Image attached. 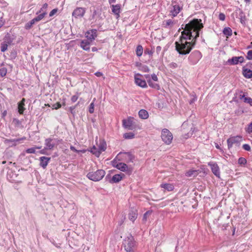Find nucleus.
Here are the masks:
<instances>
[{
	"label": "nucleus",
	"instance_id": "f257e3e1",
	"mask_svg": "<svg viewBox=\"0 0 252 252\" xmlns=\"http://www.w3.org/2000/svg\"><path fill=\"white\" fill-rule=\"evenodd\" d=\"M201 19H194L186 25L179 40L175 43V49L182 55L189 54L196 44L199 31L203 28Z\"/></svg>",
	"mask_w": 252,
	"mask_h": 252
},
{
	"label": "nucleus",
	"instance_id": "f03ea898",
	"mask_svg": "<svg viewBox=\"0 0 252 252\" xmlns=\"http://www.w3.org/2000/svg\"><path fill=\"white\" fill-rule=\"evenodd\" d=\"M123 245L126 252H134L136 250V243L131 235L124 240Z\"/></svg>",
	"mask_w": 252,
	"mask_h": 252
},
{
	"label": "nucleus",
	"instance_id": "7ed1b4c3",
	"mask_svg": "<svg viewBox=\"0 0 252 252\" xmlns=\"http://www.w3.org/2000/svg\"><path fill=\"white\" fill-rule=\"evenodd\" d=\"M105 172L102 169L97 170L95 172H90L87 175V177L90 180L97 182L101 180L105 176Z\"/></svg>",
	"mask_w": 252,
	"mask_h": 252
},
{
	"label": "nucleus",
	"instance_id": "20e7f679",
	"mask_svg": "<svg viewBox=\"0 0 252 252\" xmlns=\"http://www.w3.org/2000/svg\"><path fill=\"white\" fill-rule=\"evenodd\" d=\"M162 140L166 144H170L173 139L172 134L166 128L162 129L161 133Z\"/></svg>",
	"mask_w": 252,
	"mask_h": 252
},
{
	"label": "nucleus",
	"instance_id": "39448f33",
	"mask_svg": "<svg viewBox=\"0 0 252 252\" xmlns=\"http://www.w3.org/2000/svg\"><path fill=\"white\" fill-rule=\"evenodd\" d=\"M202 58V54L199 51L195 50L192 52L188 58V60L191 64H196Z\"/></svg>",
	"mask_w": 252,
	"mask_h": 252
},
{
	"label": "nucleus",
	"instance_id": "423d86ee",
	"mask_svg": "<svg viewBox=\"0 0 252 252\" xmlns=\"http://www.w3.org/2000/svg\"><path fill=\"white\" fill-rule=\"evenodd\" d=\"M62 140L58 139H52L51 138H46L45 140V145L46 149L47 150H53L55 145H57L59 143H61Z\"/></svg>",
	"mask_w": 252,
	"mask_h": 252
},
{
	"label": "nucleus",
	"instance_id": "0eeeda50",
	"mask_svg": "<svg viewBox=\"0 0 252 252\" xmlns=\"http://www.w3.org/2000/svg\"><path fill=\"white\" fill-rule=\"evenodd\" d=\"M121 156L122 159L126 162H133L134 159V156L130 152H120L118 156Z\"/></svg>",
	"mask_w": 252,
	"mask_h": 252
},
{
	"label": "nucleus",
	"instance_id": "6e6552de",
	"mask_svg": "<svg viewBox=\"0 0 252 252\" xmlns=\"http://www.w3.org/2000/svg\"><path fill=\"white\" fill-rule=\"evenodd\" d=\"M86 9L84 7H77L73 11L72 16L76 19L83 17L86 13Z\"/></svg>",
	"mask_w": 252,
	"mask_h": 252
},
{
	"label": "nucleus",
	"instance_id": "1a4fd4ad",
	"mask_svg": "<svg viewBox=\"0 0 252 252\" xmlns=\"http://www.w3.org/2000/svg\"><path fill=\"white\" fill-rule=\"evenodd\" d=\"M242 140V137L241 136L230 137L227 140L228 149L231 148L234 144H239Z\"/></svg>",
	"mask_w": 252,
	"mask_h": 252
},
{
	"label": "nucleus",
	"instance_id": "9d476101",
	"mask_svg": "<svg viewBox=\"0 0 252 252\" xmlns=\"http://www.w3.org/2000/svg\"><path fill=\"white\" fill-rule=\"evenodd\" d=\"M213 173L218 178H220V168L217 163L214 162H209L208 163Z\"/></svg>",
	"mask_w": 252,
	"mask_h": 252
},
{
	"label": "nucleus",
	"instance_id": "9b49d317",
	"mask_svg": "<svg viewBox=\"0 0 252 252\" xmlns=\"http://www.w3.org/2000/svg\"><path fill=\"white\" fill-rule=\"evenodd\" d=\"M141 77L142 76L139 73L135 74L134 76L135 83L142 88H146L147 87V83L144 80L141 78Z\"/></svg>",
	"mask_w": 252,
	"mask_h": 252
},
{
	"label": "nucleus",
	"instance_id": "f8f14e48",
	"mask_svg": "<svg viewBox=\"0 0 252 252\" xmlns=\"http://www.w3.org/2000/svg\"><path fill=\"white\" fill-rule=\"evenodd\" d=\"M172 9L170 11V15L175 17L180 12L182 7L178 4H175V2H172Z\"/></svg>",
	"mask_w": 252,
	"mask_h": 252
},
{
	"label": "nucleus",
	"instance_id": "ddd939ff",
	"mask_svg": "<svg viewBox=\"0 0 252 252\" xmlns=\"http://www.w3.org/2000/svg\"><path fill=\"white\" fill-rule=\"evenodd\" d=\"M244 61V58L242 56L233 57L231 59L228 60L227 63L230 65H236L238 63H242Z\"/></svg>",
	"mask_w": 252,
	"mask_h": 252
},
{
	"label": "nucleus",
	"instance_id": "4468645a",
	"mask_svg": "<svg viewBox=\"0 0 252 252\" xmlns=\"http://www.w3.org/2000/svg\"><path fill=\"white\" fill-rule=\"evenodd\" d=\"M87 40H89L91 41H93L97 36V30L96 29H93L88 31L85 33Z\"/></svg>",
	"mask_w": 252,
	"mask_h": 252
},
{
	"label": "nucleus",
	"instance_id": "2eb2a0df",
	"mask_svg": "<svg viewBox=\"0 0 252 252\" xmlns=\"http://www.w3.org/2000/svg\"><path fill=\"white\" fill-rule=\"evenodd\" d=\"M113 165L118 169L123 172L126 171L128 168V167L126 163L123 162H117L115 161V160L113 161Z\"/></svg>",
	"mask_w": 252,
	"mask_h": 252
},
{
	"label": "nucleus",
	"instance_id": "dca6fc26",
	"mask_svg": "<svg viewBox=\"0 0 252 252\" xmlns=\"http://www.w3.org/2000/svg\"><path fill=\"white\" fill-rule=\"evenodd\" d=\"M39 160L40 161V166L42 167L43 169H45L49 162L51 160V158L46 157H41L39 158Z\"/></svg>",
	"mask_w": 252,
	"mask_h": 252
},
{
	"label": "nucleus",
	"instance_id": "f3484780",
	"mask_svg": "<svg viewBox=\"0 0 252 252\" xmlns=\"http://www.w3.org/2000/svg\"><path fill=\"white\" fill-rule=\"evenodd\" d=\"M123 125L125 128L132 130L133 129L132 119L129 118L127 120H123Z\"/></svg>",
	"mask_w": 252,
	"mask_h": 252
},
{
	"label": "nucleus",
	"instance_id": "a211bd4d",
	"mask_svg": "<svg viewBox=\"0 0 252 252\" xmlns=\"http://www.w3.org/2000/svg\"><path fill=\"white\" fill-rule=\"evenodd\" d=\"M90 41L88 40H82L80 43V47L84 50L89 51L90 49Z\"/></svg>",
	"mask_w": 252,
	"mask_h": 252
},
{
	"label": "nucleus",
	"instance_id": "6ab92c4d",
	"mask_svg": "<svg viewBox=\"0 0 252 252\" xmlns=\"http://www.w3.org/2000/svg\"><path fill=\"white\" fill-rule=\"evenodd\" d=\"M243 74L244 76L248 79L252 78V70L250 69L246 68L245 66L243 67Z\"/></svg>",
	"mask_w": 252,
	"mask_h": 252
},
{
	"label": "nucleus",
	"instance_id": "aec40b11",
	"mask_svg": "<svg viewBox=\"0 0 252 252\" xmlns=\"http://www.w3.org/2000/svg\"><path fill=\"white\" fill-rule=\"evenodd\" d=\"M122 179V176L120 174H116L109 180L110 183H117L119 182Z\"/></svg>",
	"mask_w": 252,
	"mask_h": 252
},
{
	"label": "nucleus",
	"instance_id": "412c9836",
	"mask_svg": "<svg viewBox=\"0 0 252 252\" xmlns=\"http://www.w3.org/2000/svg\"><path fill=\"white\" fill-rule=\"evenodd\" d=\"M160 187L168 191H172L174 189V186L173 184L168 183L162 184L160 185Z\"/></svg>",
	"mask_w": 252,
	"mask_h": 252
},
{
	"label": "nucleus",
	"instance_id": "4be33fe9",
	"mask_svg": "<svg viewBox=\"0 0 252 252\" xmlns=\"http://www.w3.org/2000/svg\"><path fill=\"white\" fill-rule=\"evenodd\" d=\"M26 139V137H23L21 138H18V139H5L4 141V143L5 144H8L9 143H12L14 142V143L13 144V145H16V142H20L22 140H24Z\"/></svg>",
	"mask_w": 252,
	"mask_h": 252
},
{
	"label": "nucleus",
	"instance_id": "5701e85b",
	"mask_svg": "<svg viewBox=\"0 0 252 252\" xmlns=\"http://www.w3.org/2000/svg\"><path fill=\"white\" fill-rule=\"evenodd\" d=\"M175 24V23L174 21H172L171 19H169L166 21H164L163 23V25H164V28L167 29H170L174 26Z\"/></svg>",
	"mask_w": 252,
	"mask_h": 252
},
{
	"label": "nucleus",
	"instance_id": "b1692460",
	"mask_svg": "<svg viewBox=\"0 0 252 252\" xmlns=\"http://www.w3.org/2000/svg\"><path fill=\"white\" fill-rule=\"evenodd\" d=\"M138 115L139 117L142 119H146L149 117L148 112L144 109L140 110L138 112Z\"/></svg>",
	"mask_w": 252,
	"mask_h": 252
},
{
	"label": "nucleus",
	"instance_id": "393cba45",
	"mask_svg": "<svg viewBox=\"0 0 252 252\" xmlns=\"http://www.w3.org/2000/svg\"><path fill=\"white\" fill-rule=\"evenodd\" d=\"M112 12L116 15L119 17V13L120 11V5L119 4L112 5Z\"/></svg>",
	"mask_w": 252,
	"mask_h": 252
},
{
	"label": "nucleus",
	"instance_id": "a878e982",
	"mask_svg": "<svg viewBox=\"0 0 252 252\" xmlns=\"http://www.w3.org/2000/svg\"><path fill=\"white\" fill-rule=\"evenodd\" d=\"M137 218V213L134 211H130L128 214L129 219L133 222Z\"/></svg>",
	"mask_w": 252,
	"mask_h": 252
},
{
	"label": "nucleus",
	"instance_id": "bb28decb",
	"mask_svg": "<svg viewBox=\"0 0 252 252\" xmlns=\"http://www.w3.org/2000/svg\"><path fill=\"white\" fill-rule=\"evenodd\" d=\"M147 82L149 84V85L152 88L159 90L160 88V87L159 85L156 83H154L153 82V81L151 79H148L147 80Z\"/></svg>",
	"mask_w": 252,
	"mask_h": 252
},
{
	"label": "nucleus",
	"instance_id": "cd10ccee",
	"mask_svg": "<svg viewBox=\"0 0 252 252\" xmlns=\"http://www.w3.org/2000/svg\"><path fill=\"white\" fill-rule=\"evenodd\" d=\"M90 151L92 153H93L94 155L97 157H98L101 154V152L99 151V150L98 149V148H97L94 146L93 147V148H91Z\"/></svg>",
	"mask_w": 252,
	"mask_h": 252
},
{
	"label": "nucleus",
	"instance_id": "c85d7f7f",
	"mask_svg": "<svg viewBox=\"0 0 252 252\" xmlns=\"http://www.w3.org/2000/svg\"><path fill=\"white\" fill-rule=\"evenodd\" d=\"M3 42H5L7 44L10 45L13 42V39L11 37L10 34L7 33L3 39Z\"/></svg>",
	"mask_w": 252,
	"mask_h": 252
},
{
	"label": "nucleus",
	"instance_id": "c756f323",
	"mask_svg": "<svg viewBox=\"0 0 252 252\" xmlns=\"http://www.w3.org/2000/svg\"><path fill=\"white\" fill-rule=\"evenodd\" d=\"M197 174V171L194 170H190L186 173V176L187 177H195Z\"/></svg>",
	"mask_w": 252,
	"mask_h": 252
},
{
	"label": "nucleus",
	"instance_id": "7c9ffc66",
	"mask_svg": "<svg viewBox=\"0 0 252 252\" xmlns=\"http://www.w3.org/2000/svg\"><path fill=\"white\" fill-rule=\"evenodd\" d=\"M48 7L47 3H44L42 7L40 8V9L36 12V14H38L39 13H45V16L47 14L46 10Z\"/></svg>",
	"mask_w": 252,
	"mask_h": 252
},
{
	"label": "nucleus",
	"instance_id": "2f4dec72",
	"mask_svg": "<svg viewBox=\"0 0 252 252\" xmlns=\"http://www.w3.org/2000/svg\"><path fill=\"white\" fill-rule=\"evenodd\" d=\"M134 135L133 132H127L124 134L123 137L126 139H131L134 137Z\"/></svg>",
	"mask_w": 252,
	"mask_h": 252
},
{
	"label": "nucleus",
	"instance_id": "473e14b6",
	"mask_svg": "<svg viewBox=\"0 0 252 252\" xmlns=\"http://www.w3.org/2000/svg\"><path fill=\"white\" fill-rule=\"evenodd\" d=\"M143 50V47L141 45H139L137 46L136 49V53L138 57H140L142 56Z\"/></svg>",
	"mask_w": 252,
	"mask_h": 252
},
{
	"label": "nucleus",
	"instance_id": "72a5a7b5",
	"mask_svg": "<svg viewBox=\"0 0 252 252\" xmlns=\"http://www.w3.org/2000/svg\"><path fill=\"white\" fill-rule=\"evenodd\" d=\"M223 33L225 35L230 36L232 35V30L229 27H226L224 28L223 30Z\"/></svg>",
	"mask_w": 252,
	"mask_h": 252
},
{
	"label": "nucleus",
	"instance_id": "f704fd0d",
	"mask_svg": "<svg viewBox=\"0 0 252 252\" xmlns=\"http://www.w3.org/2000/svg\"><path fill=\"white\" fill-rule=\"evenodd\" d=\"M106 149V144L104 142H102L100 143L99 145L98 146V149L101 153L102 152L104 151Z\"/></svg>",
	"mask_w": 252,
	"mask_h": 252
},
{
	"label": "nucleus",
	"instance_id": "c9c22d12",
	"mask_svg": "<svg viewBox=\"0 0 252 252\" xmlns=\"http://www.w3.org/2000/svg\"><path fill=\"white\" fill-rule=\"evenodd\" d=\"M99 17V12L94 9L92 15L91 16V20H96Z\"/></svg>",
	"mask_w": 252,
	"mask_h": 252
},
{
	"label": "nucleus",
	"instance_id": "e433bc0d",
	"mask_svg": "<svg viewBox=\"0 0 252 252\" xmlns=\"http://www.w3.org/2000/svg\"><path fill=\"white\" fill-rule=\"evenodd\" d=\"M9 44H7L5 42H2L1 43V46H0V50L2 52H4L6 51L7 49V47Z\"/></svg>",
	"mask_w": 252,
	"mask_h": 252
},
{
	"label": "nucleus",
	"instance_id": "4c0bfd02",
	"mask_svg": "<svg viewBox=\"0 0 252 252\" xmlns=\"http://www.w3.org/2000/svg\"><path fill=\"white\" fill-rule=\"evenodd\" d=\"M25 104L22 103H18V112L20 114H22L25 110V108L24 107Z\"/></svg>",
	"mask_w": 252,
	"mask_h": 252
},
{
	"label": "nucleus",
	"instance_id": "58836bf2",
	"mask_svg": "<svg viewBox=\"0 0 252 252\" xmlns=\"http://www.w3.org/2000/svg\"><path fill=\"white\" fill-rule=\"evenodd\" d=\"M45 17V13L39 14L37 17L34 18V21L36 22L41 20Z\"/></svg>",
	"mask_w": 252,
	"mask_h": 252
},
{
	"label": "nucleus",
	"instance_id": "ea45409f",
	"mask_svg": "<svg viewBox=\"0 0 252 252\" xmlns=\"http://www.w3.org/2000/svg\"><path fill=\"white\" fill-rule=\"evenodd\" d=\"M7 73V69L5 67L0 68V76L1 77L5 76Z\"/></svg>",
	"mask_w": 252,
	"mask_h": 252
},
{
	"label": "nucleus",
	"instance_id": "a19ab883",
	"mask_svg": "<svg viewBox=\"0 0 252 252\" xmlns=\"http://www.w3.org/2000/svg\"><path fill=\"white\" fill-rule=\"evenodd\" d=\"M95 100V98L93 100V101L90 104L89 107V111L90 113L92 114L94 112V101Z\"/></svg>",
	"mask_w": 252,
	"mask_h": 252
},
{
	"label": "nucleus",
	"instance_id": "79ce46f5",
	"mask_svg": "<svg viewBox=\"0 0 252 252\" xmlns=\"http://www.w3.org/2000/svg\"><path fill=\"white\" fill-rule=\"evenodd\" d=\"M247 163V160L244 158H240L238 159V163L240 165H245Z\"/></svg>",
	"mask_w": 252,
	"mask_h": 252
},
{
	"label": "nucleus",
	"instance_id": "37998d69",
	"mask_svg": "<svg viewBox=\"0 0 252 252\" xmlns=\"http://www.w3.org/2000/svg\"><path fill=\"white\" fill-rule=\"evenodd\" d=\"M140 70L144 72H148L150 71L148 66L146 65H142L140 67Z\"/></svg>",
	"mask_w": 252,
	"mask_h": 252
},
{
	"label": "nucleus",
	"instance_id": "c03bdc74",
	"mask_svg": "<svg viewBox=\"0 0 252 252\" xmlns=\"http://www.w3.org/2000/svg\"><path fill=\"white\" fill-rule=\"evenodd\" d=\"M151 214V212H150V211H147L143 215V220L144 221H146L147 220V218Z\"/></svg>",
	"mask_w": 252,
	"mask_h": 252
},
{
	"label": "nucleus",
	"instance_id": "a18cd8bd",
	"mask_svg": "<svg viewBox=\"0 0 252 252\" xmlns=\"http://www.w3.org/2000/svg\"><path fill=\"white\" fill-rule=\"evenodd\" d=\"M244 101L250 104L252 106V98L251 97H245Z\"/></svg>",
	"mask_w": 252,
	"mask_h": 252
},
{
	"label": "nucleus",
	"instance_id": "49530a36",
	"mask_svg": "<svg viewBox=\"0 0 252 252\" xmlns=\"http://www.w3.org/2000/svg\"><path fill=\"white\" fill-rule=\"evenodd\" d=\"M26 152L28 154H34L35 153V148L34 147L29 148L26 150Z\"/></svg>",
	"mask_w": 252,
	"mask_h": 252
},
{
	"label": "nucleus",
	"instance_id": "de8ad7c7",
	"mask_svg": "<svg viewBox=\"0 0 252 252\" xmlns=\"http://www.w3.org/2000/svg\"><path fill=\"white\" fill-rule=\"evenodd\" d=\"M239 16L241 23L243 25H245L246 20L245 16L243 15V13L240 14Z\"/></svg>",
	"mask_w": 252,
	"mask_h": 252
},
{
	"label": "nucleus",
	"instance_id": "09e8293b",
	"mask_svg": "<svg viewBox=\"0 0 252 252\" xmlns=\"http://www.w3.org/2000/svg\"><path fill=\"white\" fill-rule=\"evenodd\" d=\"M243 148L247 151H251V147L249 144H245L242 146Z\"/></svg>",
	"mask_w": 252,
	"mask_h": 252
},
{
	"label": "nucleus",
	"instance_id": "8fccbe9b",
	"mask_svg": "<svg viewBox=\"0 0 252 252\" xmlns=\"http://www.w3.org/2000/svg\"><path fill=\"white\" fill-rule=\"evenodd\" d=\"M32 24L31 23V21H30L26 24L25 28L27 30H29L32 27Z\"/></svg>",
	"mask_w": 252,
	"mask_h": 252
},
{
	"label": "nucleus",
	"instance_id": "3c124183",
	"mask_svg": "<svg viewBox=\"0 0 252 252\" xmlns=\"http://www.w3.org/2000/svg\"><path fill=\"white\" fill-rule=\"evenodd\" d=\"M246 58L248 60H252V50H249L248 52Z\"/></svg>",
	"mask_w": 252,
	"mask_h": 252
},
{
	"label": "nucleus",
	"instance_id": "603ef678",
	"mask_svg": "<svg viewBox=\"0 0 252 252\" xmlns=\"http://www.w3.org/2000/svg\"><path fill=\"white\" fill-rule=\"evenodd\" d=\"M219 18L221 21H224L225 19V16L223 13H220L219 15Z\"/></svg>",
	"mask_w": 252,
	"mask_h": 252
},
{
	"label": "nucleus",
	"instance_id": "864d4df0",
	"mask_svg": "<svg viewBox=\"0 0 252 252\" xmlns=\"http://www.w3.org/2000/svg\"><path fill=\"white\" fill-rule=\"evenodd\" d=\"M169 66L170 67V68H177L178 67V65L176 63H170L169 64Z\"/></svg>",
	"mask_w": 252,
	"mask_h": 252
},
{
	"label": "nucleus",
	"instance_id": "5fc2aeb1",
	"mask_svg": "<svg viewBox=\"0 0 252 252\" xmlns=\"http://www.w3.org/2000/svg\"><path fill=\"white\" fill-rule=\"evenodd\" d=\"M53 108L57 109L61 107V104L59 102L56 103L53 105Z\"/></svg>",
	"mask_w": 252,
	"mask_h": 252
},
{
	"label": "nucleus",
	"instance_id": "6e6d98bb",
	"mask_svg": "<svg viewBox=\"0 0 252 252\" xmlns=\"http://www.w3.org/2000/svg\"><path fill=\"white\" fill-rule=\"evenodd\" d=\"M151 78H152V81H154L155 82H158V77H157V76L155 74H153L151 75Z\"/></svg>",
	"mask_w": 252,
	"mask_h": 252
},
{
	"label": "nucleus",
	"instance_id": "4d7b16f0",
	"mask_svg": "<svg viewBox=\"0 0 252 252\" xmlns=\"http://www.w3.org/2000/svg\"><path fill=\"white\" fill-rule=\"evenodd\" d=\"M247 131L250 133L252 132V122L249 125L247 128Z\"/></svg>",
	"mask_w": 252,
	"mask_h": 252
},
{
	"label": "nucleus",
	"instance_id": "13d9d810",
	"mask_svg": "<svg viewBox=\"0 0 252 252\" xmlns=\"http://www.w3.org/2000/svg\"><path fill=\"white\" fill-rule=\"evenodd\" d=\"M240 95H239V98L240 99H243L244 100V98L245 97V94L243 93L242 91H240Z\"/></svg>",
	"mask_w": 252,
	"mask_h": 252
},
{
	"label": "nucleus",
	"instance_id": "bf43d9fd",
	"mask_svg": "<svg viewBox=\"0 0 252 252\" xmlns=\"http://www.w3.org/2000/svg\"><path fill=\"white\" fill-rule=\"evenodd\" d=\"M78 98V96L76 95H74L71 97V100L72 102H75L77 101Z\"/></svg>",
	"mask_w": 252,
	"mask_h": 252
},
{
	"label": "nucleus",
	"instance_id": "052dcab7",
	"mask_svg": "<svg viewBox=\"0 0 252 252\" xmlns=\"http://www.w3.org/2000/svg\"><path fill=\"white\" fill-rule=\"evenodd\" d=\"M58 10L57 9H53L49 13V16L50 17H52L53 16L54 14H55L57 12Z\"/></svg>",
	"mask_w": 252,
	"mask_h": 252
},
{
	"label": "nucleus",
	"instance_id": "680f3d73",
	"mask_svg": "<svg viewBox=\"0 0 252 252\" xmlns=\"http://www.w3.org/2000/svg\"><path fill=\"white\" fill-rule=\"evenodd\" d=\"M75 108V106H71V107H69V111H70V113L73 115L75 114V111H74Z\"/></svg>",
	"mask_w": 252,
	"mask_h": 252
},
{
	"label": "nucleus",
	"instance_id": "e2e57ef3",
	"mask_svg": "<svg viewBox=\"0 0 252 252\" xmlns=\"http://www.w3.org/2000/svg\"><path fill=\"white\" fill-rule=\"evenodd\" d=\"M145 54H148L150 55H152L153 53L152 50H150L149 49H146V50L145 51Z\"/></svg>",
	"mask_w": 252,
	"mask_h": 252
},
{
	"label": "nucleus",
	"instance_id": "0e129e2a",
	"mask_svg": "<svg viewBox=\"0 0 252 252\" xmlns=\"http://www.w3.org/2000/svg\"><path fill=\"white\" fill-rule=\"evenodd\" d=\"M70 149L71 151H72L73 152H76V153H79L80 152H81V151H79V150H76L75 149V148L74 146H71L70 147Z\"/></svg>",
	"mask_w": 252,
	"mask_h": 252
},
{
	"label": "nucleus",
	"instance_id": "69168bd1",
	"mask_svg": "<svg viewBox=\"0 0 252 252\" xmlns=\"http://www.w3.org/2000/svg\"><path fill=\"white\" fill-rule=\"evenodd\" d=\"M46 150L47 149H46V147H45L43 149H42L39 151V153L41 154L45 155V154H46Z\"/></svg>",
	"mask_w": 252,
	"mask_h": 252
},
{
	"label": "nucleus",
	"instance_id": "338daca9",
	"mask_svg": "<svg viewBox=\"0 0 252 252\" xmlns=\"http://www.w3.org/2000/svg\"><path fill=\"white\" fill-rule=\"evenodd\" d=\"M161 47L159 46H158L156 48V52L157 53V54H159L160 53V52L161 51Z\"/></svg>",
	"mask_w": 252,
	"mask_h": 252
},
{
	"label": "nucleus",
	"instance_id": "774afa93",
	"mask_svg": "<svg viewBox=\"0 0 252 252\" xmlns=\"http://www.w3.org/2000/svg\"><path fill=\"white\" fill-rule=\"evenodd\" d=\"M95 75L97 76V77H100L102 75V73L100 72H99V71H97L95 73Z\"/></svg>",
	"mask_w": 252,
	"mask_h": 252
}]
</instances>
